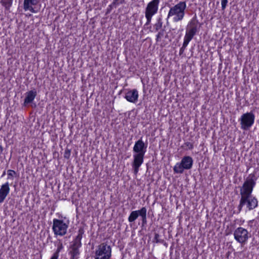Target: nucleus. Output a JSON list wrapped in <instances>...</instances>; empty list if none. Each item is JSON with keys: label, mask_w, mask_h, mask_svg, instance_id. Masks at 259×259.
<instances>
[{"label": "nucleus", "mask_w": 259, "mask_h": 259, "mask_svg": "<svg viewBox=\"0 0 259 259\" xmlns=\"http://www.w3.org/2000/svg\"><path fill=\"white\" fill-rule=\"evenodd\" d=\"M256 178L254 174H250L246 179L243 185L240 187L241 198L237 207L240 212L243 206H246L248 210H252L258 206L257 198L252 195L253 188L256 184Z\"/></svg>", "instance_id": "obj_1"}, {"label": "nucleus", "mask_w": 259, "mask_h": 259, "mask_svg": "<svg viewBox=\"0 0 259 259\" xmlns=\"http://www.w3.org/2000/svg\"><path fill=\"white\" fill-rule=\"evenodd\" d=\"M147 146L142 141V138L136 142L133 147L134 160L132 162V167L135 175L139 171V167L144 161V155L146 152Z\"/></svg>", "instance_id": "obj_2"}, {"label": "nucleus", "mask_w": 259, "mask_h": 259, "mask_svg": "<svg viewBox=\"0 0 259 259\" xmlns=\"http://www.w3.org/2000/svg\"><path fill=\"white\" fill-rule=\"evenodd\" d=\"M84 233V229L80 227L78 232V235L75 239L70 243L68 248V254L70 259H78L80 255L79 248L81 246V239Z\"/></svg>", "instance_id": "obj_3"}, {"label": "nucleus", "mask_w": 259, "mask_h": 259, "mask_svg": "<svg viewBox=\"0 0 259 259\" xmlns=\"http://www.w3.org/2000/svg\"><path fill=\"white\" fill-rule=\"evenodd\" d=\"M186 9V2H180L174 6L170 7L166 18L167 21L170 17L172 16H174V22H176L183 20L185 16Z\"/></svg>", "instance_id": "obj_4"}, {"label": "nucleus", "mask_w": 259, "mask_h": 259, "mask_svg": "<svg viewBox=\"0 0 259 259\" xmlns=\"http://www.w3.org/2000/svg\"><path fill=\"white\" fill-rule=\"evenodd\" d=\"M193 163L192 158L189 156H184L181 162L177 163L174 167V171L175 174H182L184 169H190L192 168Z\"/></svg>", "instance_id": "obj_5"}, {"label": "nucleus", "mask_w": 259, "mask_h": 259, "mask_svg": "<svg viewBox=\"0 0 259 259\" xmlns=\"http://www.w3.org/2000/svg\"><path fill=\"white\" fill-rule=\"evenodd\" d=\"M255 120V115L250 111L243 113L239 119L241 128L244 131H248L253 125Z\"/></svg>", "instance_id": "obj_6"}, {"label": "nucleus", "mask_w": 259, "mask_h": 259, "mask_svg": "<svg viewBox=\"0 0 259 259\" xmlns=\"http://www.w3.org/2000/svg\"><path fill=\"white\" fill-rule=\"evenodd\" d=\"M68 224L65 223L63 220L54 219L53 221L52 229L54 234L56 236H64L67 233Z\"/></svg>", "instance_id": "obj_7"}, {"label": "nucleus", "mask_w": 259, "mask_h": 259, "mask_svg": "<svg viewBox=\"0 0 259 259\" xmlns=\"http://www.w3.org/2000/svg\"><path fill=\"white\" fill-rule=\"evenodd\" d=\"M95 257L99 259H109L111 255V249L110 246L102 243L98 246V249L95 252Z\"/></svg>", "instance_id": "obj_8"}, {"label": "nucleus", "mask_w": 259, "mask_h": 259, "mask_svg": "<svg viewBox=\"0 0 259 259\" xmlns=\"http://www.w3.org/2000/svg\"><path fill=\"white\" fill-rule=\"evenodd\" d=\"M235 239L241 244H245L249 238L247 230L242 227H238L234 232Z\"/></svg>", "instance_id": "obj_9"}, {"label": "nucleus", "mask_w": 259, "mask_h": 259, "mask_svg": "<svg viewBox=\"0 0 259 259\" xmlns=\"http://www.w3.org/2000/svg\"><path fill=\"white\" fill-rule=\"evenodd\" d=\"M198 22L196 19V17L193 18L189 22L188 25L186 27V36H188L191 38H193L194 36L195 35L198 31L199 28H198Z\"/></svg>", "instance_id": "obj_10"}, {"label": "nucleus", "mask_w": 259, "mask_h": 259, "mask_svg": "<svg viewBox=\"0 0 259 259\" xmlns=\"http://www.w3.org/2000/svg\"><path fill=\"white\" fill-rule=\"evenodd\" d=\"M160 0H152L150 2L145 8V14L154 16L158 10Z\"/></svg>", "instance_id": "obj_11"}, {"label": "nucleus", "mask_w": 259, "mask_h": 259, "mask_svg": "<svg viewBox=\"0 0 259 259\" xmlns=\"http://www.w3.org/2000/svg\"><path fill=\"white\" fill-rule=\"evenodd\" d=\"M138 97L139 94L137 89L128 91L124 96L125 99H126L127 101L133 103H137Z\"/></svg>", "instance_id": "obj_12"}, {"label": "nucleus", "mask_w": 259, "mask_h": 259, "mask_svg": "<svg viewBox=\"0 0 259 259\" xmlns=\"http://www.w3.org/2000/svg\"><path fill=\"white\" fill-rule=\"evenodd\" d=\"M10 187L8 182L3 184L0 189V203H2L10 192Z\"/></svg>", "instance_id": "obj_13"}, {"label": "nucleus", "mask_w": 259, "mask_h": 259, "mask_svg": "<svg viewBox=\"0 0 259 259\" xmlns=\"http://www.w3.org/2000/svg\"><path fill=\"white\" fill-rule=\"evenodd\" d=\"M37 95L36 91L31 90L26 93V97L24 99L23 106H26L27 105L31 103Z\"/></svg>", "instance_id": "obj_14"}, {"label": "nucleus", "mask_w": 259, "mask_h": 259, "mask_svg": "<svg viewBox=\"0 0 259 259\" xmlns=\"http://www.w3.org/2000/svg\"><path fill=\"white\" fill-rule=\"evenodd\" d=\"M141 212V209L138 210L133 211L131 212L128 218V221L130 223H134L135 220L140 216Z\"/></svg>", "instance_id": "obj_15"}, {"label": "nucleus", "mask_w": 259, "mask_h": 259, "mask_svg": "<svg viewBox=\"0 0 259 259\" xmlns=\"http://www.w3.org/2000/svg\"><path fill=\"white\" fill-rule=\"evenodd\" d=\"M163 21L161 16L158 17L156 19L155 23L154 24V29L155 31H158L162 27Z\"/></svg>", "instance_id": "obj_16"}, {"label": "nucleus", "mask_w": 259, "mask_h": 259, "mask_svg": "<svg viewBox=\"0 0 259 259\" xmlns=\"http://www.w3.org/2000/svg\"><path fill=\"white\" fill-rule=\"evenodd\" d=\"M147 209L145 207H143L141 208V212L140 214V216L141 217L142 226H144L147 224Z\"/></svg>", "instance_id": "obj_17"}, {"label": "nucleus", "mask_w": 259, "mask_h": 259, "mask_svg": "<svg viewBox=\"0 0 259 259\" xmlns=\"http://www.w3.org/2000/svg\"><path fill=\"white\" fill-rule=\"evenodd\" d=\"M1 3L6 10H9L13 3V0H1Z\"/></svg>", "instance_id": "obj_18"}, {"label": "nucleus", "mask_w": 259, "mask_h": 259, "mask_svg": "<svg viewBox=\"0 0 259 259\" xmlns=\"http://www.w3.org/2000/svg\"><path fill=\"white\" fill-rule=\"evenodd\" d=\"M32 5L30 3H23V9L25 11L29 10L32 13H36L34 8L31 6Z\"/></svg>", "instance_id": "obj_19"}, {"label": "nucleus", "mask_w": 259, "mask_h": 259, "mask_svg": "<svg viewBox=\"0 0 259 259\" xmlns=\"http://www.w3.org/2000/svg\"><path fill=\"white\" fill-rule=\"evenodd\" d=\"M145 17L146 19V22L144 25V27H145V28H147V29H148V28H151V26H150L149 27L148 26L149 25H150V24H151L152 19V17L153 16H151V15H147V14H145Z\"/></svg>", "instance_id": "obj_20"}, {"label": "nucleus", "mask_w": 259, "mask_h": 259, "mask_svg": "<svg viewBox=\"0 0 259 259\" xmlns=\"http://www.w3.org/2000/svg\"><path fill=\"white\" fill-rule=\"evenodd\" d=\"M63 246L62 243H60V244L58 246L57 249L55 253L53 254V256L56 257V258H58L59 252L63 249Z\"/></svg>", "instance_id": "obj_21"}, {"label": "nucleus", "mask_w": 259, "mask_h": 259, "mask_svg": "<svg viewBox=\"0 0 259 259\" xmlns=\"http://www.w3.org/2000/svg\"><path fill=\"white\" fill-rule=\"evenodd\" d=\"M159 238L160 235L158 233H155L153 242L155 243H162L163 242V240L160 239Z\"/></svg>", "instance_id": "obj_22"}, {"label": "nucleus", "mask_w": 259, "mask_h": 259, "mask_svg": "<svg viewBox=\"0 0 259 259\" xmlns=\"http://www.w3.org/2000/svg\"><path fill=\"white\" fill-rule=\"evenodd\" d=\"M164 31V30L163 29L160 30L158 32V34L156 35V40L157 42L160 40L161 37L163 36Z\"/></svg>", "instance_id": "obj_23"}, {"label": "nucleus", "mask_w": 259, "mask_h": 259, "mask_svg": "<svg viewBox=\"0 0 259 259\" xmlns=\"http://www.w3.org/2000/svg\"><path fill=\"white\" fill-rule=\"evenodd\" d=\"M192 38L188 37V36H185L184 37V40L183 44V46L184 47H187L189 42L192 40Z\"/></svg>", "instance_id": "obj_24"}, {"label": "nucleus", "mask_w": 259, "mask_h": 259, "mask_svg": "<svg viewBox=\"0 0 259 259\" xmlns=\"http://www.w3.org/2000/svg\"><path fill=\"white\" fill-rule=\"evenodd\" d=\"M117 5H113V2L112 3V4H111V5H110L108 6V7L107 8V11H106V14H109V13L111 12V10H112V8H113V7H116V6H117Z\"/></svg>", "instance_id": "obj_25"}, {"label": "nucleus", "mask_w": 259, "mask_h": 259, "mask_svg": "<svg viewBox=\"0 0 259 259\" xmlns=\"http://www.w3.org/2000/svg\"><path fill=\"white\" fill-rule=\"evenodd\" d=\"M71 151L69 149H66L64 152V157L65 158L69 159L70 156Z\"/></svg>", "instance_id": "obj_26"}, {"label": "nucleus", "mask_w": 259, "mask_h": 259, "mask_svg": "<svg viewBox=\"0 0 259 259\" xmlns=\"http://www.w3.org/2000/svg\"><path fill=\"white\" fill-rule=\"evenodd\" d=\"M39 0H24V3H30L33 5H36Z\"/></svg>", "instance_id": "obj_27"}, {"label": "nucleus", "mask_w": 259, "mask_h": 259, "mask_svg": "<svg viewBox=\"0 0 259 259\" xmlns=\"http://www.w3.org/2000/svg\"><path fill=\"white\" fill-rule=\"evenodd\" d=\"M7 172H8V175L9 176L8 179L10 177H13L15 175H16V172L13 170L9 169L8 170Z\"/></svg>", "instance_id": "obj_28"}, {"label": "nucleus", "mask_w": 259, "mask_h": 259, "mask_svg": "<svg viewBox=\"0 0 259 259\" xmlns=\"http://www.w3.org/2000/svg\"><path fill=\"white\" fill-rule=\"evenodd\" d=\"M125 3V0H113V5H120Z\"/></svg>", "instance_id": "obj_29"}, {"label": "nucleus", "mask_w": 259, "mask_h": 259, "mask_svg": "<svg viewBox=\"0 0 259 259\" xmlns=\"http://www.w3.org/2000/svg\"><path fill=\"white\" fill-rule=\"evenodd\" d=\"M228 0H222V9L224 10L227 6Z\"/></svg>", "instance_id": "obj_30"}, {"label": "nucleus", "mask_w": 259, "mask_h": 259, "mask_svg": "<svg viewBox=\"0 0 259 259\" xmlns=\"http://www.w3.org/2000/svg\"><path fill=\"white\" fill-rule=\"evenodd\" d=\"M185 145H186V146H187L189 149L190 150H192L193 148V145L192 143H190V142H186L185 143Z\"/></svg>", "instance_id": "obj_31"}, {"label": "nucleus", "mask_w": 259, "mask_h": 259, "mask_svg": "<svg viewBox=\"0 0 259 259\" xmlns=\"http://www.w3.org/2000/svg\"><path fill=\"white\" fill-rule=\"evenodd\" d=\"M186 47H184V46H182V47L181 48L180 50V55H181L182 54H183V53L184 52V51L185 50Z\"/></svg>", "instance_id": "obj_32"}, {"label": "nucleus", "mask_w": 259, "mask_h": 259, "mask_svg": "<svg viewBox=\"0 0 259 259\" xmlns=\"http://www.w3.org/2000/svg\"><path fill=\"white\" fill-rule=\"evenodd\" d=\"M3 150H4L3 147L0 144V158H1V157H2V154L3 153Z\"/></svg>", "instance_id": "obj_33"}, {"label": "nucleus", "mask_w": 259, "mask_h": 259, "mask_svg": "<svg viewBox=\"0 0 259 259\" xmlns=\"http://www.w3.org/2000/svg\"><path fill=\"white\" fill-rule=\"evenodd\" d=\"M50 259H57V258H56V257H54V256H52V257H51V258H50Z\"/></svg>", "instance_id": "obj_34"}, {"label": "nucleus", "mask_w": 259, "mask_h": 259, "mask_svg": "<svg viewBox=\"0 0 259 259\" xmlns=\"http://www.w3.org/2000/svg\"><path fill=\"white\" fill-rule=\"evenodd\" d=\"M5 174H6V172H5V171H4V172H3V174L2 176H5Z\"/></svg>", "instance_id": "obj_35"}, {"label": "nucleus", "mask_w": 259, "mask_h": 259, "mask_svg": "<svg viewBox=\"0 0 259 259\" xmlns=\"http://www.w3.org/2000/svg\"><path fill=\"white\" fill-rule=\"evenodd\" d=\"M95 259H99V257H95Z\"/></svg>", "instance_id": "obj_36"}]
</instances>
